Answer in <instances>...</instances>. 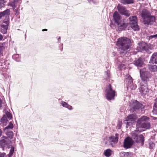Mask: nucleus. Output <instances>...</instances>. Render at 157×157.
Returning a JSON list of instances; mask_svg holds the SVG:
<instances>
[{"mask_svg":"<svg viewBox=\"0 0 157 157\" xmlns=\"http://www.w3.org/2000/svg\"><path fill=\"white\" fill-rule=\"evenodd\" d=\"M105 73L106 78L108 79H109L110 77L109 71L107 70L105 72Z\"/></svg>","mask_w":157,"mask_h":157,"instance_id":"nucleus-36","label":"nucleus"},{"mask_svg":"<svg viewBox=\"0 0 157 157\" xmlns=\"http://www.w3.org/2000/svg\"><path fill=\"white\" fill-rule=\"evenodd\" d=\"M7 120V118L5 116H4L1 119V121L3 124L6 123Z\"/></svg>","mask_w":157,"mask_h":157,"instance_id":"nucleus-38","label":"nucleus"},{"mask_svg":"<svg viewBox=\"0 0 157 157\" xmlns=\"http://www.w3.org/2000/svg\"><path fill=\"white\" fill-rule=\"evenodd\" d=\"M149 147L150 149H152L155 147V144L152 142H150L149 143Z\"/></svg>","mask_w":157,"mask_h":157,"instance_id":"nucleus-40","label":"nucleus"},{"mask_svg":"<svg viewBox=\"0 0 157 157\" xmlns=\"http://www.w3.org/2000/svg\"><path fill=\"white\" fill-rule=\"evenodd\" d=\"M112 55L113 56H114L116 55V53L115 52H113L112 53Z\"/></svg>","mask_w":157,"mask_h":157,"instance_id":"nucleus-47","label":"nucleus"},{"mask_svg":"<svg viewBox=\"0 0 157 157\" xmlns=\"http://www.w3.org/2000/svg\"><path fill=\"white\" fill-rule=\"evenodd\" d=\"M3 38V36L2 35L0 34V41L2 40Z\"/></svg>","mask_w":157,"mask_h":157,"instance_id":"nucleus-46","label":"nucleus"},{"mask_svg":"<svg viewBox=\"0 0 157 157\" xmlns=\"http://www.w3.org/2000/svg\"><path fill=\"white\" fill-rule=\"evenodd\" d=\"M133 141L132 138L128 137L126 138L124 141V147L126 149L129 148L132 145Z\"/></svg>","mask_w":157,"mask_h":157,"instance_id":"nucleus-14","label":"nucleus"},{"mask_svg":"<svg viewBox=\"0 0 157 157\" xmlns=\"http://www.w3.org/2000/svg\"><path fill=\"white\" fill-rule=\"evenodd\" d=\"M126 81L127 82V87L128 89H130L131 90H134L136 88V85H134L133 84L132 79L131 77H128L126 79Z\"/></svg>","mask_w":157,"mask_h":157,"instance_id":"nucleus-15","label":"nucleus"},{"mask_svg":"<svg viewBox=\"0 0 157 157\" xmlns=\"http://www.w3.org/2000/svg\"><path fill=\"white\" fill-rule=\"evenodd\" d=\"M119 136V134H118L116 133L114 135L107 137L106 140L107 141L105 142V144H107L108 143L109 145L112 147H114L118 142Z\"/></svg>","mask_w":157,"mask_h":157,"instance_id":"nucleus-7","label":"nucleus"},{"mask_svg":"<svg viewBox=\"0 0 157 157\" xmlns=\"http://www.w3.org/2000/svg\"><path fill=\"white\" fill-rule=\"evenodd\" d=\"M149 120V118L146 116H143L139 118L136 124V130L131 133L132 139L139 146H142L144 141V136L140 134V132L150 128Z\"/></svg>","mask_w":157,"mask_h":157,"instance_id":"nucleus-1","label":"nucleus"},{"mask_svg":"<svg viewBox=\"0 0 157 157\" xmlns=\"http://www.w3.org/2000/svg\"><path fill=\"white\" fill-rule=\"evenodd\" d=\"M12 58L13 59L17 62H20L21 60V56L18 54H14Z\"/></svg>","mask_w":157,"mask_h":157,"instance_id":"nucleus-29","label":"nucleus"},{"mask_svg":"<svg viewBox=\"0 0 157 157\" xmlns=\"http://www.w3.org/2000/svg\"><path fill=\"white\" fill-rule=\"evenodd\" d=\"M13 10H14V12H16V13H17L18 12V9L17 8V7L16 8V7L13 8Z\"/></svg>","mask_w":157,"mask_h":157,"instance_id":"nucleus-45","label":"nucleus"},{"mask_svg":"<svg viewBox=\"0 0 157 157\" xmlns=\"http://www.w3.org/2000/svg\"><path fill=\"white\" fill-rule=\"evenodd\" d=\"M152 112L154 114H157V103H155Z\"/></svg>","mask_w":157,"mask_h":157,"instance_id":"nucleus-34","label":"nucleus"},{"mask_svg":"<svg viewBox=\"0 0 157 157\" xmlns=\"http://www.w3.org/2000/svg\"><path fill=\"white\" fill-rule=\"evenodd\" d=\"M138 45V47L141 51L145 52L148 54L151 53V48L149 47L148 45L144 42L141 41L139 43Z\"/></svg>","mask_w":157,"mask_h":157,"instance_id":"nucleus-9","label":"nucleus"},{"mask_svg":"<svg viewBox=\"0 0 157 157\" xmlns=\"http://www.w3.org/2000/svg\"><path fill=\"white\" fill-rule=\"evenodd\" d=\"M117 9L118 11L121 14L125 15L127 17L130 15V13L128 10H127L126 8L122 6L120 4L117 5Z\"/></svg>","mask_w":157,"mask_h":157,"instance_id":"nucleus-12","label":"nucleus"},{"mask_svg":"<svg viewBox=\"0 0 157 157\" xmlns=\"http://www.w3.org/2000/svg\"><path fill=\"white\" fill-rule=\"evenodd\" d=\"M120 2L124 4H130L134 3V0H121Z\"/></svg>","mask_w":157,"mask_h":157,"instance_id":"nucleus-27","label":"nucleus"},{"mask_svg":"<svg viewBox=\"0 0 157 157\" xmlns=\"http://www.w3.org/2000/svg\"><path fill=\"white\" fill-rule=\"evenodd\" d=\"M13 123L11 122H10L9 123L8 125L4 129V131L9 130V129H12L13 128Z\"/></svg>","mask_w":157,"mask_h":157,"instance_id":"nucleus-30","label":"nucleus"},{"mask_svg":"<svg viewBox=\"0 0 157 157\" xmlns=\"http://www.w3.org/2000/svg\"><path fill=\"white\" fill-rule=\"evenodd\" d=\"M42 31H47V29H42Z\"/></svg>","mask_w":157,"mask_h":157,"instance_id":"nucleus-52","label":"nucleus"},{"mask_svg":"<svg viewBox=\"0 0 157 157\" xmlns=\"http://www.w3.org/2000/svg\"><path fill=\"white\" fill-rule=\"evenodd\" d=\"M11 141L7 137L2 136L0 140V146L2 148L4 147L6 145H8L11 144Z\"/></svg>","mask_w":157,"mask_h":157,"instance_id":"nucleus-13","label":"nucleus"},{"mask_svg":"<svg viewBox=\"0 0 157 157\" xmlns=\"http://www.w3.org/2000/svg\"><path fill=\"white\" fill-rule=\"evenodd\" d=\"M18 2H16L15 0H14L13 1L10 3L9 5L13 8L14 7L16 8L17 6Z\"/></svg>","mask_w":157,"mask_h":157,"instance_id":"nucleus-32","label":"nucleus"},{"mask_svg":"<svg viewBox=\"0 0 157 157\" xmlns=\"http://www.w3.org/2000/svg\"><path fill=\"white\" fill-rule=\"evenodd\" d=\"M60 104L63 107L67 108L70 110H71L73 109L72 106L69 105L67 103L64 101H61L60 103Z\"/></svg>","mask_w":157,"mask_h":157,"instance_id":"nucleus-22","label":"nucleus"},{"mask_svg":"<svg viewBox=\"0 0 157 157\" xmlns=\"http://www.w3.org/2000/svg\"><path fill=\"white\" fill-rule=\"evenodd\" d=\"M115 95V91L113 90L110 84H109L106 87L105 91V96L108 101L113 100Z\"/></svg>","mask_w":157,"mask_h":157,"instance_id":"nucleus-6","label":"nucleus"},{"mask_svg":"<svg viewBox=\"0 0 157 157\" xmlns=\"http://www.w3.org/2000/svg\"><path fill=\"white\" fill-rule=\"evenodd\" d=\"M129 24L131 27L134 31H138L139 28L137 24V19L136 16H133L130 17L129 18Z\"/></svg>","mask_w":157,"mask_h":157,"instance_id":"nucleus-8","label":"nucleus"},{"mask_svg":"<svg viewBox=\"0 0 157 157\" xmlns=\"http://www.w3.org/2000/svg\"><path fill=\"white\" fill-rule=\"evenodd\" d=\"M2 108V100L0 98V109Z\"/></svg>","mask_w":157,"mask_h":157,"instance_id":"nucleus-43","label":"nucleus"},{"mask_svg":"<svg viewBox=\"0 0 157 157\" xmlns=\"http://www.w3.org/2000/svg\"><path fill=\"white\" fill-rule=\"evenodd\" d=\"M118 68L120 70H122L123 69H125L126 67L125 65L124 64H121L119 66Z\"/></svg>","mask_w":157,"mask_h":157,"instance_id":"nucleus-37","label":"nucleus"},{"mask_svg":"<svg viewBox=\"0 0 157 157\" xmlns=\"http://www.w3.org/2000/svg\"><path fill=\"white\" fill-rule=\"evenodd\" d=\"M5 43H0V55L2 56L3 51L5 49Z\"/></svg>","mask_w":157,"mask_h":157,"instance_id":"nucleus-31","label":"nucleus"},{"mask_svg":"<svg viewBox=\"0 0 157 157\" xmlns=\"http://www.w3.org/2000/svg\"><path fill=\"white\" fill-rule=\"evenodd\" d=\"M153 119L155 120H157V117H153Z\"/></svg>","mask_w":157,"mask_h":157,"instance_id":"nucleus-51","label":"nucleus"},{"mask_svg":"<svg viewBox=\"0 0 157 157\" xmlns=\"http://www.w3.org/2000/svg\"><path fill=\"white\" fill-rule=\"evenodd\" d=\"M149 63L155 65H150L148 66V68L151 72H155L157 71V52H154L151 57Z\"/></svg>","mask_w":157,"mask_h":157,"instance_id":"nucleus-4","label":"nucleus"},{"mask_svg":"<svg viewBox=\"0 0 157 157\" xmlns=\"http://www.w3.org/2000/svg\"><path fill=\"white\" fill-rule=\"evenodd\" d=\"M150 39H152L153 38H157V34L155 35H151L149 37Z\"/></svg>","mask_w":157,"mask_h":157,"instance_id":"nucleus-42","label":"nucleus"},{"mask_svg":"<svg viewBox=\"0 0 157 157\" xmlns=\"http://www.w3.org/2000/svg\"><path fill=\"white\" fill-rule=\"evenodd\" d=\"M10 13V11L9 9H7L3 12H0V19H2L3 17H5L6 15H7Z\"/></svg>","mask_w":157,"mask_h":157,"instance_id":"nucleus-24","label":"nucleus"},{"mask_svg":"<svg viewBox=\"0 0 157 157\" xmlns=\"http://www.w3.org/2000/svg\"><path fill=\"white\" fill-rule=\"evenodd\" d=\"M157 1V0H156Z\"/></svg>","mask_w":157,"mask_h":157,"instance_id":"nucleus-56","label":"nucleus"},{"mask_svg":"<svg viewBox=\"0 0 157 157\" xmlns=\"http://www.w3.org/2000/svg\"><path fill=\"white\" fill-rule=\"evenodd\" d=\"M1 68H2V67H0V69Z\"/></svg>","mask_w":157,"mask_h":157,"instance_id":"nucleus-55","label":"nucleus"},{"mask_svg":"<svg viewBox=\"0 0 157 157\" xmlns=\"http://www.w3.org/2000/svg\"><path fill=\"white\" fill-rule=\"evenodd\" d=\"M6 116L8 118L10 119L12 117V115L9 112H8L6 113Z\"/></svg>","mask_w":157,"mask_h":157,"instance_id":"nucleus-41","label":"nucleus"},{"mask_svg":"<svg viewBox=\"0 0 157 157\" xmlns=\"http://www.w3.org/2000/svg\"><path fill=\"white\" fill-rule=\"evenodd\" d=\"M139 91L142 95H145L148 94L149 90L148 87L147 82H142L141 83L140 87L139 88Z\"/></svg>","mask_w":157,"mask_h":157,"instance_id":"nucleus-10","label":"nucleus"},{"mask_svg":"<svg viewBox=\"0 0 157 157\" xmlns=\"http://www.w3.org/2000/svg\"><path fill=\"white\" fill-rule=\"evenodd\" d=\"M6 134L7 136V138L9 140H11L13 139V133L12 131L10 130L4 131Z\"/></svg>","mask_w":157,"mask_h":157,"instance_id":"nucleus-23","label":"nucleus"},{"mask_svg":"<svg viewBox=\"0 0 157 157\" xmlns=\"http://www.w3.org/2000/svg\"><path fill=\"white\" fill-rule=\"evenodd\" d=\"M140 75L142 82H146L149 81L152 76L150 72L145 68H143L140 70Z\"/></svg>","mask_w":157,"mask_h":157,"instance_id":"nucleus-5","label":"nucleus"},{"mask_svg":"<svg viewBox=\"0 0 157 157\" xmlns=\"http://www.w3.org/2000/svg\"><path fill=\"white\" fill-rule=\"evenodd\" d=\"M6 154L4 153H1L0 152V157H4Z\"/></svg>","mask_w":157,"mask_h":157,"instance_id":"nucleus-44","label":"nucleus"},{"mask_svg":"<svg viewBox=\"0 0 157 157\" xmlns=\"http://www.w3.org/2000/svg\"><path fill=\"white\" fill-rule=\"evenodd\" d=\"M132 155L131 153L130 152H121L120 154V155L121 157H132Z\"/></svg>","mask_w":157,"mask_h":157,"instance_id":"nucleus-26","label":"nucleus"},{"mask_svg":"<svg viewBox=\"0 0 157 157\" xmlns=\"http://www.w3.org/2000/svg\"><path fill=\"white\" fill-rule=\"evenodd\" d=\"M112 151L110 149H108L105 150L104 152V154L107 157H109L110 156Z\"/></svg>","mask_w":157,"mask_h":157,"instance_id":"nucleus-28","label":"nucleus"},{"mask_svg":"<svg viewBox=\"0 0 157 157\" xmlns=\"http://www.w3.org/2000/svg\"><path fill=\"white\" fill-rule=\"evenodd\" d=\"M2 131L1 130V129H0V137L1 136L2 134Z\"/></svg>","mask_w":157,"mask_h":157,"instance_id":"nucleus-49","label":"nucleus"},{"mask_svg":"<svg viewBox=\"0 0 157 157\" xmlns=\"http://www.w3.org/2000/svg\"><path fill=\"white\" fill-rule=\"evenodd\" d=\"M129 105L131 107V110L132 112H139L144 108L143 105L136 100H133L130 102Z\"/></svg>","mask_w":157,"mask_h":157,"instance_id":"nucleus-3","label":"nucleus"},{"mask_svg":"<svg viewBox=\"0 0 157 157\" xmlns=\"http://www.w3.org/2000/svg\"><path fill=\"white\" fill-rule=\"evenodd\" d=\"M136 119V117L135 114H130L128 116L125 118V121H128L129 122H127V126H129L130 121H133L134 120Z\"/></svg>","mask_w":157,"mask_h":157,"instance_id":"nucleus-17","label":"nucleus"},{"mask_svg":"<svg viewBox=\"0 0 157 157\" xmlns=\"http://www.w3.org/2000/svg\"><path fill=\"white\" fill-rule=\"evenodd\" d=\"M133 63L136 66L141 67L144 64L143 59L141 58H139L138 59L134 60Z\"/></svg>","mask_w":157,"mask_h":157,"instance_id":"nucleus-18","label":"nucleus"},{"mask_svg":"<svg viewBox=\"0 0 157 157\" xmlns=\"http://www.w3.org/2000/svg\"><path fill=\"white\" fill-rule=\"evenodd\" d=\"M8 27V26H6L5 25H1L0 28L1 32L3 34L6 33L7 32Z\"/></svg>","mask_w":157,"mask_h":157,"instance_id":"nucleus-25","label":"nucleus"},{"mask_svg":"<svg viewBox=\"0 0 157 157\" xmlns=\"http://www.w3.org/2000/svg\"><path fill=\"white\" fill-rule=\"evenodd\" d=\"M113 17L115 22L116 24L119 23L122 21L121 16L117 11L113 13Z\"/></svg>","mask_w":157,"mask_h":157,"instance_id":"nucleus-19","label":"nucleus"},{"mask_svg":"<svg viewBox=\"0 0 157 157\" xmlns=\"http://www.w3.org/2000/svg\"><path fill=\"white\" fill-rule=\"evenodd\" d=\"M6 0H0V8L5 6V3L6 2Z\"/></svg>","mask_w":157,"mask_h":157,"instance_id":"nucleus-35","label":"nucleus"},{"mask_svg":"<svg viewBox=\"0 0 157 157\" xmlns=\"http://www.w3.org/2000/svg\"><path fill=\"white\" fill-rule=\"evenodd\" d=\"M10 13L5 17V18L4 19L1 25H4L6 26H8L10 24Z\"/></svg>","mask_w":157,"mask_h":157,"instance_id":"nucleus-21","label":"nucleus"},{"mask_svg":"<svg viewBox=\"0 0 157 157\" xmlns=\"http://www.w3.org/2000/svg\"><path fill=\"white\" fill-rule=\"evenodd\" d=\"M117 24V25L118 30L119 31L124 30L127 26V24L125 22L124 20Z\"/></svg>","mask_w":157,"mask_h":157,"instance_id":"nucleus-16","label":"nucleus"},{"mask_svg":"<svg viewBox=\"0 0 157 157\" xmlns=\"http://www.w3.org/2000/svg\"><path fill=\"white\" fill-rule=\"evenodd\" d=\"M3 64L5 65L4 63H0V66H3Z\"/></svg>","mask_w":157,"mask_h":157,"instance_id":"nucleus-48","label":"nucleus"},{"mask_svg":"<svg viewBox=\"0 0 157 157\" xmlns=\"http://www.w3.org/2000/svg\"><path fill=\"white\" fill-rule=\"evenodd\" d=\"M14 151V147L11 145V149L10 150L9 153L8 155V157H11L12 156L13 154Z\"/></svg>","mask_w":157,"mask_h":157,"instance_id":"nucleus-33","label":"nucleus"},{"mask_svg":"<svg viewBox=\"0 0 157 157\" xmlns=\"http://www.w3.org/2000/svg\"><path fill=\"white\" fill-rule=\"evenodd\" d=\"M155 103H157V98L155 99Z\"/></svg>","mask_w":157,"mask_h":157,"instance_id":"nucleus-53","label":"nucleus"},{"mask_svg":"<svg viewBox=\"0 0 157 157\" xmlns=\"http://www.w3.org/2000/svg\"><path fill=\"white\" fill-rule=\"evenodd\" d=\"M116 45L121 54L126 53L130 48L132 45V41L126 37H121L117 39Z\"/></svg>","mask_w":157,"mask_h":157,"instance_id":"nucleus-2","label":"nucleus"},{"mask_svg":"<svg viewBox=\"0 0 157 157\" xmlns=\"http://www.w3.org/2000/svg\"><path fill=\"white\" fill-rule=\"evenodd\" d=\"M155 20L156 18L154 16L149 15L144 19L143 21L144 25H152Z\"/></svg>","mask_w":157,"mask_h":157,"instance_id":"nucleus-11","label":"nucleus"},{"mask_svg":"<svg viewBox=\"0 0 157 157\" xmlns=\"http://www.w3.org/2000/svg\"><path fill=\"white\" fill-rule=\"evenodd\" d=\"M122 125V122L121 121H119L118 124L117 126V128L120 129L121 128Z\"/></svg>","mask_w":157,"mask_h":157,"instance_id":"nucleus-39","label":"nucleus"},{"mask_svg":"<svg viewBox=\"0 0 157 157\" xmlns=\"http://www.w3.org/2000/svg\"><path fill=\"white\" fill-rule=\"evenodd\" d=\"M16 2H18L19 0H15Z\"/></svg>","mask_w":157,"mask_h":157,"instance_id":"nucleus-54","label":"nucleus"},{"mask_svg":"<svg viewBox=\"0 0 157 157\" xmlns=\"http://www.w3.org/2000/svg\"><path fill=\"white\" fill-rule=\"evenodd\" d=\"M60 37L59 36L58 39V40L59 41H60Z\"/></svg>","mask_w":157,"mask_h":157,"instance_id":"nucleus-50","label":"nucleus"},{"mask_svg":"<svg viewBox=\"0 0 157 157\" xmlns=\"http://www.w3.org/2000/svg\"><path fill=\"white\" fill-rule=\"evenodd\" d=\"M140 15L143 20L150 15V12L146 9H143L140 12Z\"/></svg>","mask_w":157,"mask_h":157,"instance_id":"nucleus-20","label":"nucleus"}]
</instances>
